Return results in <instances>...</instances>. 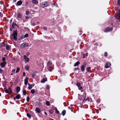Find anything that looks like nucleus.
Masks as SVG:
<instances>
[{"label": "nucleus", "mask_w": 120, "mask_h": 120, "mask_svg": "<svg viewBox=\"0 0 120 120\" xmlns=\"http://www.w3.org/2000/svg\"><path fill=\"white\" fill-rule=\"evenodd\" d=\"M49 4L47 3L46 1H45L42 2L40 4L42 8H44L45 7L48 6Z\"/></svg>", "instance_id": "f257e3e1"}, {"label": "nucleus", "mask_w": 120, "mask_h": 120, "mask_svg": "<svg viewBox=\"0 0 120 120\" xmlns=\"http://www.w3.org/2000/svg\"><path fill=\"white\" fill-rule=\"evenodd\" d=\"M86 63H85L82 64L81 67V69L82 72L84 71L85 69V67L86 66Z\"/></svg>", "instance_id": "f03ea898"}, {"label": "nucleus", "mask_w": 120, "mask_h": 120, "mask_svg": "<svg viewBox=\"0 0 120 120\" xmlns=\"http://www.w3.org/2000/svg\"><path fill=\"white\" fill-rule=\"evenodd\" d=\"M17 30H15L13 34L14 38L15 40H16L17 39L16 37L17 35Z\"/></svg>", "instance_id": "7ed1b4c3"}, {"label": "nucleus", "mask_w": 120, "mask_h": 120, "mask_svg": "<svg viewBox=\"0 0 120 120\" xmlns=\"http://www.w3.org/2000/svg\"><path fill=\"white\" fill-rule=\"evenodd\" d=\"M28 45L27 43H24L22 44L21 45L20 47L21 48H23L28 46Z\"/></svg>", "instance_id": "20e7f679"}, {"label": "nucleus", "mask_w": 120, "mask_h": 120, "mask_svg": "<svg viewBox=\"0 0 120 120\" xmlns=\"http://www.w3.org/2000/svg\"><path fill=\"white\" fill-rule=\"evenodd\" d=\"M86 94H84L81 97H78L79 99H81V100H84L86 98Z\"/></svg>", "instance_id": "39448f33"}, {"label": "nucleus", "mask_w": 120, "mask_h": 120, "mask_svg": "<svg viewBox=\"0 0 120 120\" xmlns=\"http://www.w3.org/2000/svg\"><path fill=\"white\" fill-rule=\"evenodd\" d=\"M116 18L119 21H120V9L118 11V14L116 16Z\"/></svg>", "instance_id": "423d86ee"}, {"label": "nucleus", "mask_w": 120, "mask_h": 120, "mask_svg": "<svg viewBox=\"0 0 120 120\" xmlns=\"http://www.w3.org/2000/svg\"><path fill=\"white\" fill-rule=\"evenodd\" d=\"M111 65L110 63L108 62L105 65V67L106 68H107L109 67Z\"/></svg>", "instance_id": "0eeeda50"}, {"label": "nucleus", "mask_w": 120, "mask_h": 120, "mask_svg": "<svg viewBox=\"0 0 120 120\" xmlns=\"http://www.w3.org/2000/svg\"><path fill=\"white\" fill-rule=\"evenodd\" d=\"M112 30V28H107L105 30L104 32H107L111 31Z\"/></svg>", "instance_id": "6e6552de"}, {"label": "nucleus", "mask_w": 120, "mask_h": 120, "mask_svg": "<svg viewBox=\"0 0 120 120\" xmlns=\"http://www.w3.org/2000/svg\"><path fill=\"white\" fill-rule=\"evenodd\" d=\"M6 64V62L5 61H4L2 63L0 64V65L1 66V67L2 68L4 67L5 65Z\"/></svg>", "instance_id": "1a4fd4ad"}, {"label": "nucleus", "mask_w": 120, "mask_h": 120, "mask_svg": "<svg viewBox=\"0 0 120 120\" xmlns=\"http://www.w3.org/2000/svg\"><path fill=\"white\" fill-rule=\"evenodd\" d=\"M24 58L25 59V60L27 62H28L29 61V58L28 57H27L26 55H24Z\"/></svg>", "instance_id": "9d476101"}, {"label": "nucleus", "mask_w": 120, "mask_h": 120, "mask_svg": "<svg viewBox=\"0 0 120 120\" xmlns=\"http://www.w3.org/2000/svg\"><path fill=\"white\" fill-rule=\"evenodd\" d=\"M29 79V78H26L25 79V82L24 84L25 85H26Z\"/></svg>", "instance_id": "9b49d317"}, {"label": "nucleus", "mask_w": 120, "mask_h": 120, "mask_svg": "<svg viewBox=\"0 0 120 120\" xmlns=\"http://www.w3.org/2000/svg\"><path fill=\"white\" fill-rule=\"evenodd\" d=\"M22 4V2L21 0H19L17 2V4L18 6L21 5Z\"/></svg>", "instance_id": "f8f14e48"}, {"label": "nucleus", "mask_w": 120, "mask_h": 120, "mask_svg": "<svg viewBox=\"0 0 120 120\" xmlns=\"http://www.w3.org/2000/svg\"><path fill=\"white\" fill-rule=\"evenodd\" d=\"M32 2L33 3L36 4L38 3V1L37 0H33Z\"/></svg>", "instance_id": "ddd939ff"}, {"label": "nucleus", "mask_w": 120, "mask_h": 120, "mask_svg": "<svg viewBox=\"0 0 120 120\" xmlns=\"http://www.w3.org/2000/svg\"><path fill=\"white\" fill-rule=\"evenodd\" d=\"M36 111L38 113H39L41 112V111L39 108H37L35 109Z\"/></svg>", "instance_id": "4468645a"}, {"label": "nucleus", "mask_w": 120, "mask_h": 120, "mask_svg": "<svg viewBox=\"0 0 120 120\" xmlns=\"http://www.w3.org/2000/svg\"><path fill=\"white\" fill-rule=\"evenodd\" d=\"M47 79L46 78H44L41 81V82L43 83L47 81Z\"/></svg>", "instance_id": "2eb2a0df"}, {"label": "nucleus", "mask_w": 120, "mask_h": 120, "mask_svg": "<svg viewBox=\"0 0 120 120\" xmlns=\"http://www.w3.org/2000/svg\"><path fill=\"white\" fill-rule=\"evenodd\" d=\"M20 90V88L19 86H18L16 88V92H19Z\"/></svg>", "instance_id": "dca6fc26"}, {"label": "nucleus", "mask_w": 120, "mask_h": 120, "mask_svg": "<svg viewBox=\"0 0 120 120\" xmlns=\"http://www.w3.org/2000/svg\"><path fill=\"white\" fill-rule=\"evenodd\" d=\"M52 64L50 62H49L47 64V66L49 68L50 67V66Z\"/></svg>", "instance_id": "f3484780"}, {"label": "nucleus", "mask_w": 120, "mask_h": 120, "mask_svg": "<svg viewBox=\"0 0 120 120\" xmlns=\"http://www.w3.org/2000/svg\"><path fill=\"white\" fill-rule=\"evenodd\" d=\"M15 98H16L17 99H19L20 98V96L19 94H18L15 97Z\"/></svg>", "instance_id": "a211bd4d"}, {"label": "nucleus", "mask_w": 120, "mask_h": 120, "mask_svg": "<svg viewBox=\"0 0 120 120\" xmlns=\"http://www.w3.org/2000/svg\"><path fill=\"white\" fill-rule=\"evenodd\" d=\"M66 111L65 110H63L62 112V114L63 116H64L65 114Z\"/></svg>", "instance_id": "6ab92c4d"}, {"label": "nucleus", "mask_w": 120, "mask_h": 120, "mask_svg": "<svg viewBox=\"0 0 120 120\" xmlns=\"http://www.w3.org/2000/svg\"><path fill=\"white\" fill-rule=\"evenodd\" d=\"M79 64V62H78H78H77L75 63V64L74 65V66H77V65H78Z\"/></svg>", "instance_id": "aec40b11"}, {"label": "nucleus", "mask_w": 120, "mask_h": 120, "mask_svg": "<svg viewBox=\"0 0 120 120\" xmlns=\"http://www.w3.org/2000/svg\"><path fill=\"white\" fill-rule=\"evenodd\" d=\"M46 104L48 106H49L50 105V103L49 102V101H48L46 102Z\"/></svg>", "instance_id": "412c9836"}, {"label": "nucleus", "mask_w": 120, "mask_h": 120, "mask_svg": "<svg viewBox=\"0 0 120 120\" xmlns=\"http://www.w3.org/2000/svg\"><path fill=\"white\" fill-rule=\"evenodd\" d=\"M30 67L29 66H27L25 67L27 71H28Z\"/></svg>", "instance_id": "4be33fe9"}, {"label": "nucleus", "mask_w": 120, "mask_h": 120, "mask_svg": "<svg viewBox=\"0 0 120 120\" xmlns=\"http://www.w3.org/2000/svg\"><path fill=\"white\" fill-rule=\"evenodd\" d=\"M4 90L5 92L7 93H8V92H9V91H8V90L7 89L5 88L4 89Z\"/></svg>", "instance_id": "5701e85b"}, {"label": "nucleus", "mask_w": 120, "mask_h": 120, "mask_svg": "<svg viewBox=\"0 0 120 120\" xmlns=\"http://www.w3.org/2000/svg\"><path fill=\"white\" fill-rule=\"evenodd\" d=\"M35 91L34 90L32 89L31 90V92L32 94H33L35 92Z\"/></svg>", "instance_id": "b1692460"}, {"label": "nucleus", "mask_w": 120, "mask_h": 120, "mask_svg": "<svg viewBox=\"0 0 120 120\" xmlns=\"http://www.w3.org/2000/svg\"><path fill=\"white\" fill-rule=\"evenodd\" d=\"M48 69L49 71H51L52 69V68L51 67H49Z\"/></svg>", "instance_id": "393cba45"}, {"label": "nucleus", "mask_w": 120, "mask_h": 120, "mask_svg": "<svg viewBox=\"0 0 120 120\" xmlns=\"http://www.w3.org/2000/svg\"><path fill=\"white\" fill-rule=\"evenodd\" d=\"M76 85L78 87H79L80 86V84L79 82H77L76 84Z\"/></svg>", "instance_id": "a878e982"}, {"label": "nucleus", "mask_w": 120, "mask_h": 120, "mask_svg": "<svg viewBox=\"0 0 120 120\" xmlns=\"http://www.w3.org/2000/svg\"><path fill=\"white\" fill-rule=\"evenodd\" d=\"M23 94L24 95H26V91L25 90H24L23 91Z\"/></svg>", "instance_id": "bb28decb"}, {"label": "nucleus", "mask_w": 120, "mask_h": 120, "mask_svg": "<svg viewBox=\"0 0 120 120\" xmlns=\"http://www.w3.org/2000/svg\"><path fill=\"white\" fill-rule=\"evenodd\" d=\"M19 69H20L19 68L17 67V69L16 70V73H17V72H18L19 71Z\"/></svg>", "instance_id": "cd10ccee"}, {"label": "nucleus", "mask_w": 120, "mask_h": 120, "mask_svg": "<svg viewBox=\"0 0 120 120\" xmlns=\"http://www.w3.org/2000/svg\"><path fill=\"white\" fill-rule=\"evenodd\" d=\"M32 87V86L30 85L28 87V88L29 89H31Z\"/></svg>", "instance_id": "c85d7f7f"}, {"label": "nucleus", "mask_w": 120, "mask_h": 120, "mask_svg": "<svg viewBox=\"0 0 120 120\" xmlns=\"http://www.w3.org/2000/svg\"><path fill=\"white\" fill-rule=\"evenodd\" d=\"M18 18H21V15L20 13H19L18 15Z\"/></svg>", "instance_id": "c756f323"}, {"label": "nucleus", "mask_w": 120, "mask_h": 120, "mask_svg": "<svg viewBox=\"0 0 120 120\" xmlns=\"http://www.w3.org/2000/svg\"><path fill=\"white\" fill-rule=\"evenodd\" d=\"M55 110L56 113H57V114H58L59 113V112L57 110V109L56 108L55 109Z\"/></svg>", "instance_id": "7c9ffc66"}, {"label": "nucleus", "mask_w": 120, "mask_h": 120, "mask_svg": "<svg viewBox=\"0 0 120 120\" xmlns=\"http://www.w3.org/2000/svg\"><path fill=\"white\" fill-rule=\"evenodd\" d=\"M8 91H9V92H11V93L12 92L11 91V88H10V87H9L8 88Z\"/></svg>", "instance_id": "2f4dec72"}, {"label": "nucleus", "mask_w": 120, "mask_h": 120, "mask_svg": "<svg viewBox=\"0 0 120 120\" xmlns=\"http://www.w3.org/2000/svg\"><path fill=\"white\" fill-rule=\"evenodd\" d=\"M29 98L28 96L27 97L26 100L27 102H29Z\"/></svg>", "instance_id": "473e14b6"}, {"label": "nucleus", "mask_w": 120, "mask_h": 120, "mask_svg": "<svg viewBox=\"0 0 120 120\" xmlns=\"http://www.w3.org/2000/svg\"><path fill=\"white\" fill-rule=\"evenodd\" d=\"M9 48H10V47L8 45V46H6V49L7 50H9Z\"/></svg>", "instance_id": "72a5a7b5"}, {"label": "nucleus", "mask_w": 120, "mask_h": 120, "mask_svg": "<svg viewBox=\"0 0 120 120\" xmlns=\"http://www.w3.org/2000/svg\"><path fill=\"white\" fill-rule=\"evenodd\" d=\"M27 115L29 118H30L31 116V115L29 113H27Z\"/></svg>", "instance_id": "f704fd0d"}, {"label": "nucleus", "mask_w": 120, "mask_h": 120, "mask_svg": "<svg viewBox=\"0 0 120 120\" xmlns=\"http://www.w3.org/2000/svg\"><path fill=\"white\" fill-rule=\"evenodd\" d=\"M49 112L50 113L52 114L53 113V111L51 109L49 110Z\"/></svg>", "instance_id": "c9c22d12"}, {"label": "nucleus", "mask_w": 120, "mask_h": 120, "mask_svg": "<svg viewBox=\"0 0 120 120\" xmlns=\"http://www.w3.org/2000/svg\"><path fill=\"white\" fill-rule=\"evenodd\" d=\"M14 27L11 26L10 28V30L11 31H12L13 30V29L14 28Z\"/></svg>", "instance_id": "e433bc0d"}, {"label": "nucleus", "mask_w": 120, "mask_h": 120, "mask_svg": "<svg viewBox=\"0 0 120 120\" xmlns=\"http://www.w3.org/2000/svg\"><path fill=\"white\" fill-rule=\"evenodd\" d=\"M3 70H2L1 68H0V73L2 74L3 73Z\"/></svg>", "instance_id": "4c0bfd02"}, {"label": "nucleus", "mask_w": 120, "mask_h": 120, "mask_svg": "<svg viewBox=\"0 0 120 120\" xmlns=\"http://www.w3.org/2000/svg\"><path fill=\"white\" fill-rule=\"evenodd\" d=\"M32 77L33 78H34L35 77V76L36 75L35 74V72H34V73L32 74Z\"/></svg>", "instance_id": "58836bf2"}, {"label": "nucleus", "mask_w": 120, "mask_h": 120, "mask_svg": "<svg viewBox=\"0 0 120 120\" xmlns=\"http://www.w3.org/2000/svg\"><path fill=\"white\" fill-rule=\"evenodd\" d=\"M90 67H88L87 68V71L88 72L90 70Z\"/></svg>", "instance_id": "ea45409f"}, {"label": "nucleus", "mask_w": 120, "mask_h": 120, "mask_svg": "<svg viewBox=\"0 0 120 120\" xmlns=\"http://www.w3.org/2000/svg\"><path fill=\"white\" fill-rule=\"evenodd\" d=\"M28 36V35L27 34H25L24 35V37L25 38L27 37Z\"/></svg>", "instance_id": "a19ab883"}, {"label": "nucleus", "mask_w": 120, "mask_h": 120, "mask_svg": "<svg viewBox=\"0 0 120 120\" xmlns=\"http://www.w3.org/2000/svg\"><path fill=\"white\" fill-rule=\"evenodd\" d=\"M120 0H118V5H120Z\"/></svg>", "instance_id": "79ce46f5"}, {"label": "nucleus", "mask_w": 120, "mask_h": 120, "mask_svg": "<svg viewBox=\"0 0 120 120\" xmlns=\"http://www.w3.org/2000/svg\"><path fill=\"white\" fill-rule=\"evenodd\" d=\"M26 14H28L30 13L28 11H26Z\"/></svg>", "instance_id": "37998d69"}, {"label": "nucleus", "mask_w": 120, "mask_h": 120, "mask_svg": "<svg viewBox=\"0 0 120 120\" xmlns=\"http://www.w3.org/2000/svg\"><path fill=\"white\" fill-rule=\"evenodd\" d=\"M16 25V24L14 23L13 24L12 26H12L14 27V26H15Z\"/></svg>", "instance_id": "c03bdc74"}, {"label": "nucleus", "mask_w": 120, "mask_h": 120, "mask_svg": "<svg viewBox=\"0 0 120 120\" xmlns=\"http://www.w3.org/2000/svg\"><path fill=\"white\" fill-rule=\"evenodd\" d=\"M43 29L44 30H46L47 29V27L44 26L43 27Z\"/></svg>", "instance_id": "a18cd8bd"}, {"label": "nucleus", "mask_w": 120, "mask_h": 120, "mask_svg": "<svg viewBox=\"0 0 120 120\" xmlns=\"http://www.w3.org/2000/svg\"><path fill=\"white\" fill-rule=\"evenodd\" d=\"M78 89L79 90H81V89H82V87L80 86L79 87H78Z\"/></svg>", "instance_id": "49530a36"}, {"label": "nucleus", "mask_w": 120, "mask_h": 120, "mask_svg": "<svg viewBox=\"0 0 120 120\" xmlns=\"http://www.w3.org/2000/svg\"><path fill=\"white\" fill-rule=\"evenodd\" d=\"M49 86H47L46 87V89H49Z\"/></svg>", "instance_id": "de8ad7c7"}, {"label": "nucleus", "mask_w": 120, "mask_h": 120, "mask_svg": "<svg viewBox=\"0 0 120 120\" xmlns=\"http://www.w3.org/2000/svg\"><path fill=\"white\" fill-rule=\"evenodd\" d=\"M105 56H107V52H105Z\"/></svg>", "instance_id": "09e8293b"}, {"label": "nucleus", "mask_w": 120, "mask_h": 120, "mask_svg": "<svg viewBox=\"0 0 120 120\" xmlns=\"http://www.w3.org/2000/svg\"><path fill=\"white\" fill-rule=\"evenodd\" d=\"M79 68H74V70L75 71H76L77 70H78V69H79Z\"/></svg>", "instance_id": "8fccbe9b"}, {"label": "nucleus", "mask_w": 120, "mask_h": 120, "mask_svg": "<svg viewBox=\"0 0 120 120\" xmlns=\"http://www.w3.org/2000/svg\"><path fill=\"white\" fill-rule=\"evenodd\" d=\"M15 69H13L12 70V72H15Z\"/></svg>", "instance_id": "3c124183"}, {"label": "nucleus", "mask_w": 120, "mask_h": 120, "mask_svg": "<svg viewBox=\"0 0 120 120\" xmlns=\"http://www.w3.org/2000/svg\"><path fill=\"white\" fill-rule=\"evenodd\" d=\"M2 43L3 44V46H4L5 45V44H4L3 42H2Z\"/></svg>", "instance_id": "603ef678"}, {"label": "nucleus", "mask_w": 120, "mask_h": 120, "mask_svg": "<svg viewBox=\"0 0 120 120\" xmlns=\"http://www.w3.org/2000/svg\"><path fill=\"white\" fill-rule=\"evenodd\" d=\"M5 59L4 57H3L2 58V60L3 61H5Z\"/></svg>", "instance_id": "864d4df0"}, {"label": "nucleus", "mask_w": 120, "mask_h": 120, "mask_svg": "<svg viewBox=\"0 0 120 120\" xmlns=\"http://www.w3.org/2000/svg\"><path fill=\"white\" fill-rule=\"evenodd\" d=\"M25 18L26 19H27L29 18V17L28 16H25Z\"/></svg>", "instance_id": "5fc2aeb1"}, {"label": "nucleus", "mask_w": 120, "mask_h": 120, "mask_svg": "<svg viewBox=\"0 0 120 120\" xmlns=\"http://www.w3.org/2000/svg\"><path fill=\"white\" fill-rule=\"evenodd\" d=\"M23 76H25V73L24 72H23Z\"/></svg>", "instance_id": "6e6d98bb"}, {"label": "nucleus", "mask_w": 120, "mask_h": 120, "mask_svg": "<svg viewBox=\"0 0 120 120\" xmlns=\"http://www.w3.org/2000/svg\"><path fill=\"white\" fill-rule=\"evenodd\" d=\"M85 54H84V55H83V58H85Z\"/></svg>", "instance_id": "4d7b16f0"}, {"label": "nucleus", "mask_w": 120, "mask_h": 120, "mask_svg": "<svg viewBox=\"0 0 120 120\" xmlns=\"http://www.w3.org/2000/svg\"><path fill=\"white\" fill-rule=\"evenodd\" d=\"M23 38L22 37H21L20 38V39H23Z\"/></svg>", "instance_id": "13d9d810"}, {"label": "nucleus", "mask_w": 120, "mask_h": 120, "mask_svg": "<svg viewBox=\"0 0 120 120\" xmlns=\"http://www.w3.org/2000/svg\"><path fill=\"white\" fill-rule=\"evenodd\" d=\"M15 98V97L14 98V100H15V98Z\"/></svg>", "instance_id": "bf43d9fd"}, {"label": "nucleus", "mask_w": 120, "mask_h": 120, "mask_svg": "<svg viewBox=\"0 0 120 120\" xmlns=\"http://www.w3.org/2000/svg\"><path fill=\"white\" fill-rule=\"evenodd\" d=\"M13 1L14 2H15L16 1V0H14Z\"/></svg>", "instance_id": "052dcab7"}, {"label": "nucleus", "mask_w": 120, "mask_h": 120, "mask_svg": "<svg viewBox=\"0 0 120 120\" xmlns=\"http://www.w3.org/2000/svg\"><path fill=\"white\" fill-rule=\"evenodd\" d=\"M88 53H87V54H86V56H88Z\"/></svg>", "instance_id": "680f3d73"}, {"label": "nucleus", "mask_w": 120, "mask_h": 120, "mask_svg": "<svg viewBox=\"0 0 120 120\" xmlns=\"http://www.w3.org/2000/svg\"><path fill=\"white\" fill-rule=\"evenodd\" d=\"M45 113L46 114V115H47V114L46 112H45Z\"/></svg>", "instance_id": "e2e57ef3"}, {"label": "nucleus", "mask_w": 120, "mask_h": 120, "mask_svg": "<svg viewBox=\"0 0 120 120\" xmlns=\"http://www.w3.org/2000/svg\"><path fill=\"white\" fill-rule=\"evenodd\" d=\"M1 96V94L0 93V97Z\"/></svg>", "instance_id": "0e129e2a"}, {"label": "nucleus", "mask_w": 120, "mask_h": 120, "mask_svg": "<svg viewBox=\"0 0 120 120\" xmlns=\"http://www.w3.org/2000/svg\"><path fill=\"white\" fill-rule=\"evenodd\" d=\"M70 107H68V109H70Z\"/></svg>", "instance_id": "69168bd1"}, {"label": "nucleus", "mask_w": 120, "mask_h": 120, "mask_svg": "<svg viewBox=\"0 0 120 120\" xmlns=\"http://www.w3.org/2000/svg\"><path fill=\"white\" fill-rule=\"evenodd\" d=\"M7 56V55H6V54H5V55H4V56Z\"/></svg>", "instance_id": "338daca9"}, {"label": "nucleus", "mask_w": 120, "mask_h": 120, "mask_svg": "<svg viewBox=\"0 0 120 120\" xmlns=\"http://www.w3.org/2000/svg\"><path fill=\"white\" fill-rule=\"evenodd\" d=\"M103 120H106L105 119H103Z\"/></svg>", "instance_id": "774afa93"}]
</instances>
